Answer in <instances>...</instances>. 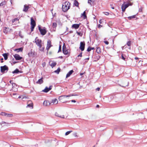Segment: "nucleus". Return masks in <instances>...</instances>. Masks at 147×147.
Here are the masks:
<instances>
[{
    "label": "nucleus",
    "mask_w": 147,
    "mask_h": 147,
    "mask_svg": "<svg viewBox=\"0 0 147 147\" xmlns=\"http://www.w3.org/2000/svg\"><path fill=\"white\" fill-rule=\"evenodd\" d=\"M51 104V103L48 100L45 101L43 103V105L44 106H47Z\"/></svg>",
    "instance_id": "nucleus-14"
},
{
    "label": "nucleus",
    "mask_w": 147,
    "mask_h": 147,
    "mask_svg": "<svg viewBox=\"0 0 147 147\" xmlns=\"http://www.w3.org/2000/svg\"><path fill=\"white\" fill-rule=\"evenodd\" d=\"M91 47H88V48L87 49V51L88 52H89V51H91Z\"/></svg>",
    "instance_id": "nucleus-47"
},
{
    "label": "nucleus",
    "mask_w": 147,
    "mask_h": 147,
    "mask_svg": "<svg viewBox=\"0 0 147 147\" xmlns=\"http://www.w3.org/2000/svg\"><path fill=\"white\" fill-rule=\"evenodd\" d=\"M82 53L81 52L80 54L78 55L77 57L79 59H80L79 57H82Z\"/></svg>",
    "instance_id": "nucleus-40"
},
{
    "label": "nucleus",
    "mask_w": 147,
    "mask_h": 147,
    "mask_svg": "<svg viewBox=\"0 0 147 147\" xmlns=\"http://www.w3.org/2000/svg\"><path fill=\"white\" fill-rule=\"evenodd\" d=\"M5 124L6 125H7L10 124V123H7L4 121H3L1 123H0V125H2V124Z\"/></svg>",
    "instance_id": "nucleus-27"
},
{
    "label": "nucleus",
    "mask_w": 147,
    "mask_h": 147,
    "mask_svg": "<svg viewBox=\"0 0 147 147\" xmlns=\"http://www.w3.org/2000/svg\"><path fill=\"white\" fill-rule=\"evenodd\" d=\"M34 42H35L36 43V44L37 46L42 43L41 40L40 39L38 38L37 37H36L35 38L34 41Z\"/></svg>",
    "instance_id": "nucleus-7"
},
{
    "label": "nucleus",
    "mask_w": 147,
    "mask_h": 147,
    "mask_svg": "<svg viewBox=\"0 0 147 147\" xmlns=\"http://www.w3.org/2000/svg\"><path fill=\"white\" fill-rule=\"evenodd\" d=\"M77 33H78V34L79 35H80V34H81V33H80L78 32H77Z\"/></svg>",
    "instance_id": "nucleus-63"
},
{
    "label": "nucleus",
    "mask_w": 147,
    "mask_h": 147,
    "mask_svg": "<svg viewBox=\"0 0 147 147\" xmlns=\"http://www.w3.org/2000/svg\"><path fill=\"white\" fill-rule=\"evenodd\" d=\"M28 104L27 107L30 108L31 109L33 108V104L32 102L30 101L28 102Z\"/></svg>",
    "instance_id": "nucleus-13"
},
{
    "label": "nucleus",
    "mask_w": 147,
    "mask_h": 147,
    "mask_svg": "<svg viewBox=\"0 0 147 147\" xmlns=\"http://www.w3.org/2000/svg\"><path fill=\"white\" fill-rule=\"evenodd\" d=\"M13 116V115L11 114H7L6 113L5 116L6 117H12Z\"/></svg>",
    "instance_id": "nucleus-37"
},
{
    "label": "nucleus",
    "mask_w": 147,
    "mask_h": 147,
    "mask_svg": "<svg viewBox=\"0 0 147 147\" xmlns=\"http://www.w3.org/2000/svg\"><path fill=\"white\" fill-rule=\"evenodd\" d=\"M91 50H93V49H94V47H91Z\"/></svg>",
    "instance_id": "nucleus-60"
},
{
    "label": "nucleus",
    "mask_w": 147,
    "mask_h": 147,
    "mask_svg": "<svg viewBox=\"0 0 147 147\" xmlns=\"http://www.w3.org/2000/svg\"><path fill=\"white\" fill-rule=\"evenodd\" d=\"M88 22H87V27L88 28V27H89V26L88 25Z\"/></svg>",
    "instance_id": "nucleus-61"
},
{
    "label": "nucleus",
    "mask_w": 147,
    "mask_h": 147,
    "mask_svg": "<svg viewBox=\"0 0 147 147\" xmlns=\"http://www.w3.org/2000/svg\"><path fill=\"white\" fill-rule=\"evenodd\" d=\"M20 72V71L19 70L16 69L14 71L12 72V73L13 74H18Z\"/></svg>",
    "instance_id": "nucleus-28"
},
{
    "label": "nucleus",
    "mask_w": 147,
    "mask_h": 147,
    "mask_svg": "<svg viewBox=\"0 0 147 147\" xmlns=\"http://www.w3.org/2000/svg\"><path fill=\"white\" fill-rule=\"evenodd\" d=\"M87 18V16L86 14V12L85 11L83 12V19Z\"/></svg>",
    "instance_id": "nucleus-32"
},
{
    "label": "nucleus",
    "mask_w": 147,
    "mask_h": 147,
    "mask_svg": "<svg viewBox=\"0 0 147 147\" xmlns=\"http://www.w3.org/2000/svg\"><path fill=\"white\" fill-rule=\"evenodd\" d=\"M58 102V101L57 100V99L56 98H55L53 99L51 101V104L53 103V104H56Z\"/></svg>",
    "instance_id": "nucleus-19"
},
{
    "label": "nucleus",
    "mask_w": 147,
    "mask_h": 147,
    "mask_svg": "<svg viewBox=\"0 0 147 147\" xmlns=\"http://www.w3.org/2000/svg\"><path fill=\"white\" fill-rule=\"evenodd\" d=\"M29 8V7L28 6L26 5H24V9H23V11L24 12H26L28 11V9Z\"/></svg>",
    "instance_id": "nucleus-18"
},
{
    "label": "nucleus",
    "mask_w": 147,
    "mask_h": 147,
    "mask_svg": "<svg viewBox=\"0 0 147 147\" xmlns=\"http://www.w3.org/2000/svg\"><path fill=\"white\" fill-rule=\"evenodd\" d=\"M60 70V69L59 68L57 70H55L54 72L57 74H59Z\"/></svg>",
    "instance_id": "nucleus-34"
},
{
    "label": "nucleus",
    "mask_w": 147,
    "mask_h": 147,
    "mask_svg": "<svg viewBox=\"0 0 147 147\" xmlns=\"http://www.w3.org/2000/svg\"><path fill=\"white\" fill-rule=\"evenodd\" d=\"M0 115H1L2 116H5L6 113L4 112H2L1 113Z\"/></svg>",
    "instance_id": "nucleus-45"
},
{
    "label": "nucleus",
    "mask_w": 147,
    "mask_h": 147,
    "mask_svg": "<svg viewBox=\"0 0 147 147\" xmlns=\"http://www.w3.org/2000/svg\"><path fill=\"white\" fill-rule=\"evenodd\" d=\"M74 5L76 6H78V3L76 1H75L74 3Z\"/></svg>",
    "instance_id": "nucleus-36"
},
{
    "label": "nucleus",
    "mask_w": 147,
    "mask_h": 147,
    "mask_svg": "<svg viewBox=\"0 0 147 147\" xmlns=\"http://www.w3.org/2000/svg\"><path fill=\"white\" fill-rule=\"evenodd\" d=\"M38 29L41 34L44 35L46 34L47 31L45 28H41L40 26H38Z\"/></svg>",
    "instance_id": "nucleus-2"
},
{
    "label": "nucleus",
    "mask_w": 147,
    "mask_h": 147,
    "mask_svg": "<svg viewBox=\"0 0 147 147\" xmlns=\"http://www.w3.org/2000/svg\"><path fill=\"white\" fill-rule=\"evenodd\" d=\"M71 101L72 102H76V101L75 100H72Z\"/></svg>",
    "instance_id": "nucleus-53"
},
{
    "label": "nucleus",
    "mask_w": 147,
    "mask_h": 147,
    "mask_svg": "<svg viewBox=\"0 0 147 147\" xmlns=\"http://www.w3.org/2000/svg\"><path fill=\"white\" fill-rule=\"evenodd\" d=\"M34 54L32 53V52H29L28 54V56L30 57L32 56Z\"/></svg>",
    "instance_id": "nucleus-39"
},
{
    "label": "nucleus",
    "mask_w": 147,
    "mask_h": 147,
    "mask_svg": "<svg viewBox=\"0 0 147 147\" xmlns=\"http://www.w3.org/2000/svg\"><path fill=\"white\" fill-rule=\"evenodd\" d=\"M70 3L69 2H65L62 5V10L63 11L65 12L70 7Z\"/></svg>",
    "instance_id": "nucleus-1"
},
{
    "label": "nucleus",
    "mask_w": 147,
    "mask_h": 147,
    "mask_svg": "<svg viewBox=\"0 0 147 147\" xmlns=\"http://www.w3.org/2000/svg\"><path fill=\"white\" fill-rule=\"evenodd\" d=\"M135 59L136 60L138 59V57H135Z\"/></svg>",
    "instance_id": "nucleus-58"
},
{
    "label": "nucleus",
    "mask_w": 147,
    "mask_h": 147,
    "mask_svg": "<svg viewBox=\"0 0 147 147\" xmlns=\"http://www.w3.org/2000/svg\"><path fill=\"white\" fill-rule=\"evenodd\" d=\"M95 1V0H88V3L90 5H91V3H94Z\"/></svg>",
    "instance_id": "nucleus-35"
},
{
    "label": "nucleus",
    "mask_w": 147,
    "mask_h": 147,
    "mask_svg": "<svg viewBox=\"0 0 147 147\" xmlns=\"http://www.w3.org/2000/svg\"><path fill=\"white\" fill-rule=\"evenodd\" d=\"M52 86H50L49 88L46 87L45 88L42 90V92H47L52 89Z\"/></svg>",
    "instance_id": "nucleus-9"
},
{
    "label": "nucleus",
    "mask_w": 147,
    "mask_h": 147,
    "mask_svg": "<svg viewBox=\"0 0 147 147\" xmlns=\"http://www.w3.org/2000/svg\"><path fill=\"white\" fill-rule=\"evenodd\" d=\"M104 42L106 44V45H108L109 44V42L107 41H104Z\"/></svg>",
    "instance_id": "nucleus-52"
},
{
    "label": "nucleus",
    "mask_w": 147,
    "mask_h": 147,
    "mask_svg": "<svg viewBox=\"0 0 147 147\" xmlns=\"http://www.w3.org/2000/svg\"><path fill=\"white\" fill-rule=\"evenodd\" d=\"M83 50H84V45H85V43H84V42H83Z\"/></svg>",
    "instance_id": "nucleus-55"
},
{
    "label": "nucleus",
    "mask_w": 147,
    "mask_h": 147,
    "mask_svg": "<svg viewBox=\"0 0 147 147\" xmlns=\"http://www.w3.org/2000/svg\"><path fill=\"white\" fill-rule=\"evenodd\" d=\"M43 77L41 78L36 82V83L38 84H41L43 82Z\"/></svg>",
    "instance_id": "nucleus-17"
},
{
    "label": "nucleus",
    "mask_w": 147,
    "mask_h": 147,
    "mask_svg": "<svg viewBox=\"0 0 147 147\" xmlns=\"http://www.w3.org/2000/svg\"><path fill=\"white\" fill-rule=\"evenodd\" d=\"M74 96V95L73 94H70L69 95H63V96H61L59 97V99H61V98H62V97H67L72 96Z\"/></svg>",
    "instance_id": "nucleus-21"
},
{
    "label": "nucleus",
    "mask_w": 147,
    "mask_h": 147,
    "mask_svg": "<svg viewBox=\"0 0 147 147\" xmlns=\"http://www.w3.org/2000/svg\"><path fill=\"white\" fill-rule=\"evenodd\" d=\"M1 71L2 73H5L7 72L8 70V67L6 65L1 67Z\"/></svg>",
    "instance_id": "nucleus-3"
},
{
    "label": "nucleus",
    "mask_w": 147,
    "mask_h": 147,
    "mask_svg": "<svg viewBox=\"0 0 147 147\" xmlns=\"http://www.w3.org/2000/svg\"><path fill=\"white\" fill-rule=\"evenodd\" d=\"M57 26V24L56 23H54L53 24V28H55Z\"/></svg>",
    "instance_id": "nucleus-44"
},
{
    "label": "nucleus",
    "mask_w": 147,
    "mask_h": 147,
    "mask_svg": "<svg viewBox=\"0 0 147 147\" xmlns=\"http://www.w3.org/2000/svg\"><path fill=\"white\" fill-rule=\"evenodd\" d=\"M80 49L82 51H83V42H80Z\"/></svg>",
    "instance_id": "nucleus-31"
},
{
    "label": "nucleus",
    "mask_w": 147,
    "mask_h": 147,
    "mask_svg": "<svg viewBox=\"0 0 147 147\" xmlns=\"http://www.w3.org/2000/svg\"><path fill=\"white\" fill-rule=\"evenodd\" d=\"M6 2L5 1L2 2L0 4V6H2L4 5H5V4Z\"/></svg>",
    "instance_id": "nucleus-38"
},
{
    "label": "nucleus",
    "mask_w": 147,
    "mask_h": 147,
    "mask_svg": "<svg viewBox=\"0 0 147 147\" xmlns=\"http://www.w3.org/2000/svg\"><path fill=\"white\" fill-rule=\"evenodd\" d=\"M39 47V50L41 51H43L45 49V47L42 45V43L37 46Z\"/></svg>",
    "instance_id": "nucleus-10"
},
{
    "label": "nucleus",
    "mask_w": 147,
    "mask_h": 147,
    "mask_svg": "<svg viewBox=\"0 0 147 147\" xmlns=\"http://www.w3.org/2000/svg\"><path fill=\"white\" fill-rule=\"evenodd\" d=\"M100 56L97 54H96L94 57V61H97L100 59Z\"/></svg>",
    "instance_id": "nucleus-11"
},
{
    "label": "nucleus",
    "mask_w": 147,
    "mask_h": 147,
    "mask_svg": "<svg viewBox=\"0 0 147 147\" xmlns=\"http://www.w3.org/2000/svg\"><path fill=\"white\" fill-rule=\"evenodd\" d=\"M79 27V25L78 24H75L72 25V27L73 28H74L75 29H78Z\"/></svg>",
    "instance_id": "nucleus-22"
},
{
    "label": "nucleus",
    "mask_w": 147,
    "mask_h": 147,
    "mask_svg": "<svg viewBox=\"0 0 147 147\" xmlns=\"http://www.w3.org/2000/svg\"><path fill=\"white\" fill-rule=\"evenodd\" d=\"M99 105H96V107H99Z\"/></svg>",
    "instance_id": "nucleus-62"
},
{
    "label": "nucleus",
    "mask_w": 147,
    "mask_h": 147,
    "mask_svg": "<svg viewBox=\"0 0 147 147\" xmlns=\"http://www.w3.org/2000/svg\"><path fill=\"white\" fill-rule=\"evenodd\" d=\"M10 30L9 28L4 27L3 28V32L4 33L6 34L9 32Z\"/></svg>",
    "instance_id": "nucleus-15"
},
{
    "label": "nucleus",
    "mask_w": 147,
    "mask_h": 147,
    "mask_svg": "<svg viewBox=\"0 0 147 147\" xmlns=\"http://www.w3.org/2000/svg\"><path fill=\"white\" fill-rule=\"evenodd\" d=\"M139 12H142V7H141L139 9Z\"/></svg>",
    "instance_id": "nucleus-51"
},
{
    "label": "nucleus",
    "mask_w": 147,
    "mask_h": 147,
    "mask_svg": "<svg viewBox=\"0 0 147 147\" xmlns=\"http://www.w3.org/2000/svg\"><path fill=\"white\" fill-rule=\"evenodd\" d=\"M96 52L98 54H100L101 53V49L100 47H98L97 48Z\"/></svg>",
    "instance_id": "nucleus-25"
},
{
    "label": "nucleus",
    "mask_w": 147,
    "mask_h": 147,
    "mask_svg": "<svg viewBox=\"0 0 147 147\" xmlns=\"http://www.w3.org/2000/svg\"><path fill=\"white\" fill-rule=\"evenodd\" d=\"M100 89V88H97L96 89V90H98V91H99V90Z\"/></svg>",
    "instance_id": "nucleus-54"
},
{
    "label": "nucleus",
    "mask_w": 147,
    "mask_h": 147,
    "mask_svg": "<svg viewBox=\"0 0 147 147\" xmlns=\"http://www.w3.org/2000/svg\"><path fill=\"white\" fill-rule=\"evenodd\" d=\"M131 5L132 4H123L121 7L122 11L124 12L125 11L126 9L127 8L129 5Z\"/></svg>",
    "instance_id": "nucleus-5"
},
{
    "label": "nucleus",
    "mask_w": 147,
    "mask_h": 147,
    "mask_svg": "<svg viewBox=\"0 0 147 147\" xmlns=\"http://www.w3.org/2000/svg\"><path fill=\"white\" fill-rule=\"evenodd\" d=\"M56 65V63L55 62H52L50 65L52 67H54Z\"/></svg>",
    "instance_id": "nucleus-30"
},
{
    "label": "nucleus",
    "mask_w": 147,
    "mask_h": 147,
    "mask_svg": "<svg viewBox=\"0 0 147 147\" xmlns=\"http://www.w3.org/2000/svg\"><path fill=\"white\" fill-rule=\"evenodd\" d=\"M55 115L56 116L59 117H61L63 118H64V116L63 115H60L58 113L56 112L55 113Z\"/></svg>",
    "instance_id": "nucleus-24"
},
{
    "label": "nucleus",
    "mask_w": 147,
    "mask_h": 147,
    "mask_svg": "<svg viewBox=\"0 0 147 147\" xmlns=\"http://www.w3.org/2000/svg\"><path fill=\"white\" fill-rule=\"evenodd\" d=\"M16 93H13L12 94V96L14 98H16L17 97L16 96Z\"/></svg>",
    "instance_id": "nucleus-43"
},
{
    "label": "nucleus",
    "mask_w": 147,
    "mask_h": 147,
    "mask_svg": "<svg viewBox=\"0 0 147 147\" xmlns=\"http://www.w3.org/2000/svg\"><path fill=\"white\" fill-rule=\"evenodd\" d=\"M63 52L64 54L69 55L68 50L66 49L65 46L64 45L63 47Z\"/></svg>",
    "instance_id": "nucleus-6"
},
{
    "label": "nucleus",
    "mask_w": 147,
    "mask_h": 147,
    "mask_svg": "<svg viewBox=\"0 0 147 147\" xmlns=\"http://www.w3.org/2000/svg\"><path fill=\"white\" fill-rule=\"evenodd\" d=\"M9 82H10V83L11 84H12V83H13V82H12V80H10V81Z\"/></svg>",
    "instance_id": "nucleus-56"
},
{
    "label": "nucleus",
    "mask_w": 147,
    "mask_h": 147,
    "mask_svg": "<svg viewBox=\"0 0 147 147\" xmlns=\"http://www.w3.org/2000/svg\"><path fill=\"white\" fill-rule=\"evenodd\" d=\"M103 13L106 15H109V12H103Z\"/></svg>",
    "instance_id": "nucleus-48"
},
{
    "label": "nucleus",
    "mask_w": 147,
    "mask_h": 147,
    "mask_svg": "<svg viewBox=\"0 0 147 147\" xmlns=\"http://www.w3.org/2000/svg\"><path fill=\"white\" fill-rule=\"evenodd\" d=\"M125 56L123 55V54H122L121 58L122 59L124 60H125Z\"/></svg>",
    "instance_id": "nucleus-42"
},
{
    "label": "nucleus",
    "mask_w": 147,
    "mask_h": 147,
    "mask_svg": "<svg viewBox=\"0 0 147 147\" xmlns=\"http://www.w3.org/2000/svg\"><path fill=\"white\" fill-rule=\"evenodd\" d=\"M52 46L51 45V42L50 40H48L47 44V46L46 47V49L47 50V51H48L50 48Z\"/></svg>",
    "instance_id": "nucleus-8"
},
{
    "label": "nucleus",
    "mask_w": 147,
    "mask_h": 147,
    "mask_svg": "<svg viewBox=\"0 0 147 147\" xmlns=\"http://www.w3.org/2000/svg\"><path fill=\"white\" fill-rule=\"evenodd\" d=\"M145 53L147 54V48L146 49V50H145Z\"/></svg>",
    "instance_id": "nucleus-59"
},
{
    "label": "nucleus",
    "mask_w": 147,
    "mask_h": 147,
    "mask_svg": "<svg viewBox=\"0 0 147 147\" xmlns=\"http://www.w3.org/2000/svg\"><path fill=\"white\" fill-rule=\"evenodd\" d=\"M17 20V18H16V19H14V21H15V20Z\"/></svg>",
    "instance_id": "nucleus-64"
},
{
    "label": "nucleus",
    "mask_w": 147,
    "mask_h": 147,
    "mask_svg": "<svg viewBox=\"0 0 147 147\" xmlns=\"http://www.w3.org/2000/svg\"><path fill=\"white\" fill-rule=\"evenodd\" d=\"M61 45H60L59 46V50H58V52H59L60 51H61Z\"/></svg>",
    "instance_id": "nucleus-49"
},
{
    "label": "nucleus",
    "mask_w": 147,
    "mask_h": 147,
    "mask_svg": "<svg viewBox=\"0 0 147 147\" xmlns=\"http://www.w3.org/2000/svg\"><path fill=\"white\" fill-rule=\"evenodd\" d=\"M89 58L88 57V58H87L85 59L84 60V61L85 62H86L87 61L89 60Z\"/></svg>",
    "instance_id": "nucleus-46"
},
{
    "label": "nucleus",
    "mask_w": 147,
    "mask_h": 147,
    "mask_svg": "<svg viewBox=\"0 0 147 147\" xmlns=\"http://www.w3.org/2000/svg\"><path fill=\"white\" fill-rule=\"evenodd\" d=\"M136 15L132 16H130L128 17V18L129 19H131L134 18H136Z\"/></svg>",
    "instance_id": "nucleus-33"
},
{
    "label": "nucleus",
    "mask_w": 147,
    "mask_h": 147,
    "mask_svg": "<svg viewBox=\"0 0 147 147\" xmlns=\"http://www.w3.org/2000/svg\"><path fill=\"white\" fill-rule=\"evenodd\" d=\"M73 135L75 137H77V134L76 133H74L73 134Z\"/></svg>",
    "instance_id": "nucleus-50"
},
{
    "label": "nucleus",
    "mask_w": 147,
    "mask_h": 147,
    "mask_svg": "<svg viewBox=\"0 0 147 147\" xmlns=\"http://www.w3.org/2000/svg\"><path fill=\"white\" fill-rule=\"evenodd\" d=\"M12 90L14 91H16L17 90V86L16 84L15 83H12Z\"/></svg>",
    "instance_id": "nucleus-16"
},
{
    "label": "nucleus",
    "mask_w": 147,
    "mask_h": 147,
    "mask_svg": "<svg viewBox=\"0 0 147 147\" xmlns=\"http://www.w3.org/2000/svg\"><path fill=\"white\" fill-rule=\"evenodd\" d=\"M31 32L33 31L34 29L36 26V23L33 18L31 19Z\"/></svg>",
    "instance_id": "nucleus-4"
},
{
    "label": "nucleus",
    "mask_w": 147,
    "mask_h": 147,
    "mask_svg": "<svg viewBox=\"0 0 147 147\" xmlns=\"http://www.w3.org/2000/svg\"><path fill=\"white\" fill-rule=\"evenodd\" d=\"M72 131H69L66 132L65 133V135L67 136L70 133H71Z\"/></svg>",
    "instance_id": "nucleus-41"
},
{
    "label": "nucleus",
    "mask_w": 147,
    "mask_h": 147,
    "mask_svg": "<svg viewBox=\"0 0 147 147\" xmlns=\"http://www.w3.org/2000/svg\"><path fill=\"white\" fill-rule=\"evenodd\" d=\"M3 56L4 57V59L6 60L8 58V55L7 53H4L3 54Z\"/></svg>",
    "instance_id": "nucleus-26"
},
{
    "label": "nucleus",
    "mask_w": 147,
    "mask_h": 147,
    "mask_svg": "<svg viewBox=\"0 0 147 147\" xmlns=\"http://www.w3.org/2000/svg\"><path fill=\"white\" fill-rule=\"evenodd\" d=\"M23 48L22 47H21L18 49H16L14 50L15 51H16L17 52H22L23 51Z\"/></svg>",
    "instance_id": "nucleus-23"
},
{
    "label": "nucleus",
    "mask_w": 147,
    "mask_h": 147,
    "mask_svg": "<svg viewBox=\"0 0 147 147\" xmlns=\"http://www.w3.org/2000/svg\"><path fill=\"white\" fill-rule=\"evenodd\" d=\"M74 71L73 70H71L70 71H69L67 74L66 76V78H67L68 77H69L72 74V73Z\"/></svg>",
    "instance_id": "nucleus-20"
},
{
    "label": "nucleus",
    "mask_w": 147,
    "mask_h": 147,
    "mask_svg": "<svg viewBox=\"0 0 147 147\" xmlns=\"http://www.w3.org/2000/svg\"><path fill=\"white\" fill-rule=\"evenodd\" d=\"M131 41H129L127 42V45L129 47V49H131Z\"/></svg>",
    "instance_id": "nucleus-29"
},
{
    "label": "nucleus",
    "mask_w": 147,
    "mask_h": 147,
    "mask_svg": "<svg viewBox=\"0 0 147 147\" xmlns=\"http://www.w3.org/2000/svg\"><path fill=\"white\" fill-rule=\"evenodd\" d=\"M1 63H3V58H2L1 59Z\"/></svg>",
    "instance_id": "nucleus-57"
},
{
    "label": "nucleus",
    "mask_w": 147,
    "mask_h": 147,
    "mask_svg": "<svg viewBox=\"0 0 147 147\" xmlns=\"http://www.w3.org/2000/svg\"><path fill=\"white\" fill-rule=\"evenodd\" d=\"M14 57L16 60H20L22 59V57H20L19 55L17 54L14 55Z\"/></svg>",
    "instance_id": "nucleus-12"
}]
</instances>
